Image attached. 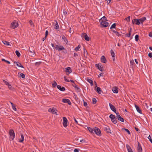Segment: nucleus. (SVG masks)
Returning <instances> with one entry per match:
<instances>
[{
  "label": "nucleus",
  "instance_id": "1",
  "mask_svg": "<svg viewBox=\"0 0 152 152\" xmlns=\"http://www.w3.org/2000/svg\"><path fill=\"white\" fill-rule=\"evenodd\" d=\"M9 134L10 135V139L12 140H13L15 137V134L13 129H10Z\"/></svg>",
  "mask_w": 152,
  "mask_h": 152
},
{
  "label": "nucleus",
  "instance_id": "2",
  "mask_svg": "<svg viewBox=\"0 0 152 152\" xmlns=\"http://www.w3.org/2000/svg\"><path fill=\"white\" fill-rule=\"evenodd\" d=\"M48 112L52 113L53 114H56L58 115V114L57 113V110L54 107H52L49 108L48 109Z\"/></svg>",
  "mask_w": 152,
  "mask_h": 152
},
{
  "label": "nucleus",
  "instance_id": "3",
  "mask_svg": "<svg viewBox=\"0 0 152 152\" xmlns=\"http://www.w3.org/2000/svg\"><path fill=\"white\" fill-rule=\"evenodd\" d=\"M94 132L98 135L100 136L101 135V132L100 129L97 127H96L94 128Z\"/></svg>",
  "mask_w": 152,
  "mask_h": 152
},
{
  "label": "nucleus",
  "instance_id": "4",
  "mask_svg": "<svg viewBox=\"0 0 152 152\" xmlns=\"http://www.w3.org/2000/svg\"><path fill=\"white\" fill-rule=\"evenodd\" d=\"M63 125L64 127H66L67 126L68 120L66 117H63Z\"/></svg>",
  "mask_w": 152,
  "mask_h": 152
},
{
  "label": "nucleus",
  "instance_id": "5",
  "mask_svg": "<svg viewBox=\"0 0 152 152\" xmlns=\"http://www.w3.org/2000/svg\"><path fill=\"white\" fill-rule=\"evenodd\" d=\"M99 22L101 23V25L102 27H106L108 26L109 23L107 21Z\"/></svg>",
  "mask_w": 152,
  "mask_h": 152
},
{
  "label": "nucleus",
  "instance_id": "6",
  "mask_svg": "<svg viewBox=\"0 0 152 152\" xmlns=\"http://www.w3.org/2000/svg\"><path fill=\"white\" fill-rule=\"evenodd\" d=\"M116 119H118V120L121 122H124V119L121 117L119 115V114L118 113H116Z\"/></svg>",
  "mask_w": 152,
  "mask_h": 152
},
{
  "label": "nucleus",
  "instance_id": "7",
  "mask_svg": "<svg viewBox=\"0 0 152 152\" xmlns=\"http://www.w3.org/2000/svg\"><path fill=\"white\" fill-rule=\"evenodd\" d=\"M95 66L100 71H103V67L101 64H96Z\"/></svg>",
  "mask_w": 152,
  "mask_h": 152
},
{
  "label": "nucleus",
  "instance_id": "8",
  "mask_svg": "<svg viewBox=\"0 0 152 152\" xmlns=\"http://www.w3.org/2000/svg\"><path fill=\"white\" fill-rule=\"evenodd\" d=\"M55 49L56 50H58L59 51L65 50V48L62 46H58V45H56L55 47Z\"/></svg>",
  "mask_w": 152,
  "mask_h": 152
},
{
  "label": "nucleus",
  "instance_id": "9",
  "mask_svg": "<svg viewBox=\"0 0 152 152\" xmlns=\"http://www.w3.org/2000/svg\"><path fill=\"white\" fill-rule=\"evenodd\" d=\"M18 24L16 22H13L11 24V28L15 29L18 26Z\"/></svg>",
  "mask_w": 152,
  "mask_h": 152
},
{
  "label": "nucleus",
  "instance_id": "10",
  "mask_svg": "<svg viewBox=\"0 0 152 152\" xmlns=\"http://www.w3.org/2000/svg\"><path fill=\"white\" fill-rule=\"evenodd\" d=\"M82 37L83 38H84L86 40L88 41H89V37L86 33H83L82 34Z\"/></svg>",
  "mask_w": 152,
  "mask_h": 152
},
{
  "label": "nucleus",
  "instance_id": "11",
  "mask_svg": "<svg viewBox=\"0 0 152 152\" xmlns=\"http://www.w3.org/2000/svg\"><path fill=\"white\" fill-rule=\"evenodd\" d=\"M110 107L111 109L113 112H114L115 113H117L116 112V110L115 109V108L114 106L112 104H111V103H109V104Z\"/></svg>",
  "mask_w": 152,
  "mask_h": 152
},
{
  "label": "nucleus",
  "instance_id": "12",
  "mask_svg": "<svg viewBox=\"0 0 152 152\" xmlns=\"http://www.w3.org/2000/svg\"><path fill=\"white\" fill-rule=\"evenodd\" d=\"M104 131H106L108 133H111V131L108 126H105L104 127Z\"/></svg>",
  "mask_w": 152,
  "mask_h": 152
},
{
  "label": "nucleus",
  "instance_id": "13",
  "mask_svg": "<svg viewBox=\"0 0 152 152\" xmlns=\"http://www.w3.org/2000/svg\"><path fill=\"white\" fill-rule=\"evenodd\" d=\"M132 23L133 24L135 23L136 25H139L140 24V23L139 22V19H134L132 20Z\"/></svg>",
  "mask_w": 152,
  "mask_h": 152
},
{
  "label": "nucleus",
  "instance_id": "14",
  "mask_svg": "<svg viewBox=\"0 0 152 152\" xmlns=\"http://www.w3.org/2000/svg\"><path fill=\"white\" fill-rule=\"evenodd\" d=\"M138 146L137 148V149L138 152H142V148L139 142H138Z\"/></svg>",
  "mask_w": 152,
  "mask_h": 152
},
{
  "label": "nucleus",
  "instance_id": "15",
  "mask_svg": "<svg viewBox=\"0 0 152 152\" xmlns=\"http://www.w3.org/2000/svg\"><path fill=\"white\" fill-rule=\"evenodd\" d=\"M62 102L65 103H67L69 105H71V103L70 101L68 99H63Z\"/></svg>",
  "mask_w": 152,
  "mask_h": 152
},
{
  "label": "nucleus",
  "instance_id": "16",
  "mask_svg": "<svg viewBox=\"0 0 152 152\" xmlns=\"http://www.w3.org/2000/svg\"><path fill=\"white\" fill-rule=\"evenodd\" d=\"M101 61L103 63H106L107 62L106 59L105 57L104 56H102L101 58Z\"/></svg>",
  "mask_w": 152,
  "mask_h": 152
},
{
  "label": "nucleus",
  "instance_id": "17",
  "mask_svg": "<svg viewBox=\"0 0 152 152\" xmlns=\"http://www.w3.org/2000/svg\"><path fill=\"white\" fill-rule=\"evenodd\" d=\"M139 22L140 23V24L141 23L142 24H143V22L146 20V18L145 17H142L139 19Z\"/></svg>",
  "mask_w": 152,
  "mask_h": 152
},
{
  "label": "nucleus",
  "instance_id": "18",
  "mask_svg": "<svg viewBox=\"0 0 152 152\" xmlns=\"http://www.w3.org/2000/svg\"><path fill=\"white\" fill-rule=\"evenodd\" d=\"M57 87V88L61 91H64L65 90V88L64 87H61L60 85H58Z\"/></svg>",
  "mask_w": 152,
  "mask_h": 152
},
{
  "label": "nucleus",
  "instance_id": "19",
  "mask_svg": "<svg viewBox=\"0 0 152 152\" xmlns=\"http://www.w3.org/2000/svg\"><path fill=\"white\" fill-rule=\"evenodd\" d=\"M65 71L66 72H68L69 74H70L72 72V70L71 68L69 67H68L65 69Z\"/></svg>",
  "mask_w": 152,
  "mask_h": 152
},
{
  "label": "nucleus",
  "instance_id": "20",
  "mask_svg": "<svg viewBox=\"0 0 152 152\" xmlns=\"http://www.w3.org/2000/svg\"><path fill=\"white\" fill-rule=\"evenodd\" d=\"M135 106L136 109L137 111L140 113H142V110L140 107L136 104H135Z\"/></svg>",
  "mask_w": 152,
  "mask_h": 152
},
{
  "label": "nucleus",
  "instance_id": "21",
  "mask_svg": "<svg viewBox=\"0 0 152 152\" xmlns=\"http://www.w3.org/2000/svg\"><path fill=\"white\" fill-rule=\"evenodd\" d=\"M113 92L115 93H117L118 92V88L116 87H113L112 89Z\"/></svg>",
  "mask_w": 152,
  "mask_h": 152
},
{
  "label": "nucleus",
  "instance_id": "22",
  "mask_svg": "<svg viewBox=\"0 0 152 152\" xmlns=\"http://www.w3.org/2000/svg\"><path fill=\"white\" fill-rule=\"evenodd\" d=\"M61 37L62 39L64 40V42L66 43V44H67L68 43V40L66 38L64 35H62Z\"/></svg>",
  "mask_w": 152,
  "mask_h": 152
},
{
  "label": "nucleus",
  "instance_id": "23",
  "mask_svg": "<svg viewBox=\"0 0 152 152\" xmlns=\"http://www.w3.org/2000/svg\"><path fill=\"white\" fill-rule=\"evenodd\" d=\"M111 54L113 58V61H114L115 60V53L113 50H110Z\"/></svg>",
  "mask_w": 152,
  "mask_h": 152
},
{
  "label": "nucleus",
  "instance_id": "24",
  "mask_svg": "<svg viewBox=\"0 0 152 152\" xmlns=\"http://www.w3.org/2000/svg\"><path fill=\"white\" fill-rule=\"evenodd\" d=\"M20 136L21 137V139L20 138L19 139V142H22L24 140V137L23 135L22 134H20Z\"/></svg>",
  "mask_w": 152,
  "mask_h": 152
},
{
  "label": "nucleus",
  "instance_id": "25",
  "mask_svg": "<svg viewBox=\"0 0 152 152\" xmlns=\"http://www.w3.org/2000/svg\"><path fill=\"white\" fill-rule=\"evenodd\" d=\"M132 28H130V29L129 31V33H127L126 34V36L127 37H129L130 36V35L131 34V33L132 31Z\"/></svg>",
  "mask_w": 152,
  "mask_h": 152
},
{
  "label": "nucleus",
  "instance_id": "26",
  "mask_svg": "<svg viewBox=\"0 0 152 152\" xmlns=\"http://www.w3.org/2000/svg\"><path fill=\"white\" fill-rule=\"evenodd\" d=\"M126 147L128 152H133L131 148L128 145H126Z\"/></svg>",
  "mask_w": 152,
  "mask_h": 152
},
{
  "label": "nucleus",
  "instance_id": "27",
  "mask_svg": "<svg viewBox=\"0 0 152 152\" xmlns=\"http://www.w3.org/2000/svg\"><path fill=\"white\" fill-rule=\"evenodd\" d=\"M87 81H88L91 84V86H92L93 85V82L92 80L91 79L88 78L87 80Z\"/></svg>",
  "mask_w": 152,
  "mask_h": 152
},
{
  "label": "nucleus",
  "instance_id": "28",
  "mask_svg": "<svg viewBox=\"0 0 152 152\" xmlns=\"http://www.w3.org/2000/svg\"><path fill=\"white\" fill-rule=\"evenodd\" d=\"M72 85L75 88L76 90H77L78 91H79V90L80 89L77 86V85L76 84L74 83V84H72Z\"/></svg>",
  "mask_w": 152,
  "mask_h": 152
},
{
  "label": "nucleus",
  "instance_id": "29",
  "mask_svg": "<svg viewBox=\"0 0 152 152\" xmlns=\"http://www.w3.org/2000/svg\"><path fill=\"white\" fill-rule=\"evenodd\" d=\"M56 23L55 25L54 28L56 29H59V25H58V22H57V20H56Z\"/></svg>",
  "mask_w": 152,
  "mask_h": 152
},
{
  "label": "nucleus",
  "instance_id": "30",
  "mask_svg": "<svg viewBox=\"0 0 152 152\" xmlns=\"http://www.w3.org/2000/svg\"><path fill=\"white\" fill-rule=\"evenodd\" d=\"M87 129L91 133H94V129H92L89 127H88Z\"/></svg>",
  "mask_w": 152,
  "mask_h": 152
},
{
  "label": "nucleus",
  "instance_id": "31",
  "mask_svg": "<svg viewBox=\"0 0 152 152\" xmlns=\"http://www.w3.org/2000/svg\"><path fill=\"white\" fill-rule=\"evenodd\" d=\"M96 91L99 94H101L102 91L100 87H97L96 88Z\"/></svg>",
  "mask_w": 152,
  "mask_h": 152
},
{
  "label": "nucleus",
  "instance_id": "32",
  "mask_svg": "<svg viewBox=\"0 0 152 152\" xmlns=\"http://www.w3.org/2000/svg\"><path fill=\"white\" fill-rule=\"evenodd\" d=\"M107 19L106 18L105 16L103 17L101 19L99 20V21H107Z\"/></svg>",
  "mask_w": 152,
  "mask_h": 152
},
{
  "label": "nucleus",
  "instance_id": "33",
  "mask_svg": "<svg viewBox=\"0 0 152 152\" xmlns=\"http://www.w3.org/2000/svg\"><path fill=\"white\" fill-rule=\"evenodd\" d=\"M122 130H124L126 132L129 134H131L130 132L127 129L122 128Z\"/></svg>",
  "mask_w": 152,
  "mask_h": 152
},
{
  "label": "nucleus",
  "instance_id": "34",
  "mask_svg": "<svg viewBox=\"0 0 152 152\" xmlns=\"http://www.w3.org/2000/svg\"><path fill=\"white\" fill-rule=\"evenodd\" d=\"M109 117L112 119H116V117H115V116L113 114H110L109 116Z\"/></svg>",
  "mask_w": 152,
  "mask_h": 152
},
{
  "label": "nucleus",
  "instance_id": "35",
  "mask_svg": "<svg viewBox=\"0 0 152 152\" xmlns=\"http://www.w3.org/2000/svg\"><path fill=\"white\" fill-rule=\"evenodd\" d=\"M18 74V75H20V77H21L22 78H25V76L24 74L20 72Z\"/></svg>",
  "mask_w": 152,
  "mask_h": 152
},
{
  "label": "nucleus",
  "instance_id": "36",
  "mask_svg": "<svg viewBox=\"0 0 152 152\" xmlns=\"http://www.w3.org/2000/svg\"><path fill=\"white\" fill-rule=\"evenodd\" d=\"M16 65L17 66H18V67H20L21 68H24V67L19 62H18L17 64H16Z\"/></svg>",
  "mask_w": 152,
  "mask_h": 152
},
{
  "label": "nucleus",
  "instance_id": "37",
  "mask_svg": "<svg viewBox=\"0 0 152 152\" xmlns=\"http://www.w3.org/2000/svg\"><path fill=\"white\" fill-rule=\"evenodd\" d=\"M130 16H129L127 18H125L124 19V20L128 22H129L130 21Z\"/></svg>",
  "mask_w": 152,
  "mask_h": 152
},
{
  "label": "nucleus",
  "instance_id": "38",
  "mask_svg": "<svg viewBox=\"0 0 152 152\" xmlns=\"http://www.w3.org/2000/svg\"><path fill=\"white\" fill-rule=\"evenodd\" d=\"M116 119H112L111 120L113 123L114 124H116L117 123V121L116 120Z\"/></svg>",
  "mask_w": 152,
  "mask_h": 152
},
{
  "label": "nucleus",
  "instance_id": "39",
  "mask_svg": "<svg viewBox=\"0 0 152 152\" xmlns=\"http://www.w3.org/2000/svg\"><path fill=\"white\" fill-rule=\"evenodd\" d=\"M52 86L53 87H55L56 86H57V83L55 81H53V83H52Z\"/></svg>",
  "mask_w": 152,
  "mask_h": 152
},
{
  "label": "nucleus",
  "instance_id": "40",
  "mask_svg": "<svg viewBox=\"0 0 152 152\" xmlns=\"http://www.w3.org/2000/svg\"><path fill=\"white\" fill-rule=\"evenodd\" d=\"M15 52L18 57H19L20 56V54L18 51V50H16V51Z\"/></svg>",
  "mask_w": 152,
  "mask_h": 152
},
{
  "label": "nucleus",
  "instance_id": "41",
  "mask_svg": "<svg viewBox=\"0 0 152 152\" xmlns=\"http://www.w3.org/2000/svg\"><path fill=\"white\" fill-rule=\"evenodd\" d=\"M139 36L138 35H136L135 36V39L136 41L137 42H138L139 40Z\"/></svg>",
  "mask_w": 152,
  "mask_h": 152
},
{
  "label": "nucleus",
  "instance_id": "42",
  "mask_svg": "<svg viewBox=\"0 0 152 152\" xmlns=\"http://www.w3.org/2000/svg\"><path fill=\"white\" fill-rule=\"evenodd\" d=\"M3 43L7 45H9L10 44L9 42L6 41H4L3 42Z\"/></svg>",
  "mask_w": 152,
  "mask_h": 152
},
{
  "label": "nucleus",
  "instance_id": "43",
  "mask_svg": "<svg viewBox=\"0 0 152 152\" xmlns=\"http://www.w3.org/2000/svg\"><path fill=\"white\" fill-rule=\"evenodd\" d=\"M116 26V24L115 23H113L111 26L110 29L115 28Z\"/></svg>",
  "mask_w": 152,
  "mask_h": 152
},
{
  "label": "nucleus",
  "instance_id": "44",
  "mask_svg": "<svg viewBox=\"0 0 152 152\" xmlns=\"http://www.w3.org/2000/svg\"><path fill=\"white\" fill-rule=\"evenodd\" d=\"M96 100L95 98H93L92 99V103L93 104H94L96 103Z\"/></svg>",
  "mask_w": 152,
  "mask_h": 152
},
{
  "label": "nucleus",
  "instance_id": "45",
  "mask_svg": "<svg viewBox=\"0 0 152 152\" xmlns=\"http://www.w3.org/2000/svg\"><path fill=\"white\" fill-rule=\"evenodd\" d=\"M8 87L9 89L10 90H13L14 89V88L12 87L10 84L8 86Z\"/></svg>",
  "mask_w": 152,
  "mask_h": 152
},
{
  "label": "nucleus",
  "instance_id": "46",
  "mask_svg": "<svg viewBox=\"0 0 152 152\" xmlns=\"http://www.w3.org/2000/svg\"><path fill=\"white\" fill-rule=\"evenodd\" d=\"M1 60L2 61H4L8 64H10V62L9 61H8L7 60H6L4 59H2Z\"/></svg>",
  "mask_w": 152,
  "mask_h": 152
},
{
  "label": "nucleus",
  "instance_id": "47",
  "mask_svg": "<svg viewBox=\"0 0 152 152\" xmlns=\"http://www.w3.org/2000/svg\"><path fill=\"white\" fill-rule=\"evenodd\" d=\"M80 48V46L79 45L77 47H76L75 49V50L76 51H78Z\"/></svg>",
  "mask_w": 152,
  "mask_h": 152
},
{
  "label": "nucleus",
  "instance_id": "48",
  "mask_svg": "<svg viewBox=\"0 0 152 152\" xmlns=\"http://www.w3.org/2000/svg\"><path fill=\"white\" fill-rule=\"evenodd\" d=\"M130 63L132 66H133L134 64V62L133 60H130Z\"/></svg>",
  "mask_w": 152,
  "mask_h": 152
},
{
  "label": "nucleus",
  "instance_id": "49",
  "mask_svg": "<svg viewBox=\"0 0 152 152\" xmlns=\"http://www.w3.org/2000/svg\"><path fill=\"white\" fill-rule=\"evenodd\" d=\"M42 63L41 62H36L35 63V65L36 66L39 65L41 64Z\"/></svg>",
  "mask_w": 152,
  "mask_h": 152
},
{
  "label": "nucleus",
  "instance_id": "50",
  "mask_svg": "<svg viewBox=\"0 0 152 152\" xmlns=\"http://www.w3.org/2000/svg\"><path fill=\"white\" fill-rule=\"evenodd\" d=\"M148 139L151 142L152 144V139H151V137L150 136V135H149L148 137Z\"/></svg>",
  "mask_w": 152,
  "mask_h": 152
},
{
  "label": "nucleus",
  "instance_id": "51",
  "mask_svg": "<svg viewBox=\"0 0 152 152\" xmlns=\"http://www.w3.org/2000/svg\"><path fill=\"white\" fill-rule=\"evenodd\" d=\"M28 51L31 53H34V50H33V49H30L29 48L28 49Z\"/></svg>",
  "mask_w": 152,
  "mask_h": 152
},
{
  "label": "nucleus",
  "instance_id": "52",
  "mask_svg": "<svg viewBox=\"0 0 152 152\" xmlns=\"http://www.w3.org/2000/svg\"><path fill=\"white\" fill-rule=\"evenodd\" d=\"M64 80H65V81H66V82H69V80L68 79H67V78H66V77L64 76Z\"/></svg>",
  "mask_w": 152,
  "mask_h": 152
},
{
  "label": "nucleus",
  "instance_id": "53",
  "mask_svg": "<svg viewBox=\"0 0 152 152\" xmlns=\"http://www.w3.org/2000/svg\"><path fill=\"white\" fill-rule=\"evenodd\" d=\"M12 108L15 111H16L17 109H16V108L15 107V105H14L13 106L12 105Z\"/></svg>",
  "mask_w": 152,
  "mask_h": 152
},
{
  "label": "nucleus",
  "instance_id": "54",
  "mask_svg": "<svg viewBox=\"0 0 152 152\" xmlns=\"http://www.w3.org/2000/svg\"><path fill=\"white\" fill-rule=\"evenodd\" d=\"M4 82L5 83L6 85L8 86L10 84L8 82H7L5 80H3Z\"/></svg>",
  "mask_w": 152,
  "mask_h": 152
},
{
  "label": "nucleus",
  "instance_id": "55",
  "mask_svg": "<svg viewBox=\"0 0 152 152\" xmlns=\"http://www.w3.org/2000/svg\"><path fill=\"white\" fill-rule=\"evenodd\" d=\"M83 105L84 106L86 107L87 106V103L86 102L84 101Z\"/></svg>",
  "mask_w": 152,
  "mask_h": 152
},
{
  "label": "nucleus",
  "instance_id": "56",
  "mask_svg": "<svg viewBox=\"0 0 152 152\" xmlns=\"http://www.w3.org/2000/svg\"><path fill=\"white\" fill-rule=\"evenodd\" d=\"M148 56L150 58H152V53H148Z\"/></svg>",
  "mask_w": 152,
  "mask_h": 152
},
{
  "label": "nucleus",
  "instance_id": "57",
  "mask_svg": "<svg viewBox=\"0 0 152 152\" xmlns=\"http://www.w3.org/2000/svg\"><path fill=\"white\" fill-rule=\"evenodd\" d=\"M79 149H75L74 150V152H79Z\"/></svg>",
  "mask_w": 152,
  "mask_h": 152
},
{
  "label": "nucleus",
  "instance_id": "58",
  "mask_svg": "<svg viewBox=\"0 0 152 152\" xmlns=\"http://www.w3.org/2000/svg\"><path fill=\"white\" fill-rule=\"evenodd\" d=\"M115 34L117 36H118L119 37L121 36V34L118 32H117Z\"/></svg>",
  "mask_w": 152,
  "mask_h": 152
},
{
  "label": "nucleus",
  "instance_id": "59",
  "mask_svg": "<svg viewBox=\"0 0 152 152\" xmlns=\"http://www.w3.org/2000/svg\"><path fill=\"white\" fill-rule=\"evenodd\" d=\"M48 31L46 30L45 31V36L46 37H47V35H48Z\"/></svg>",
  "mask_w": 152,
  "mask_h": 152
},
{
  "label": "nucleus",
  "instance_id": "60",
  "mask_svg": "<svg viewBox=\"0 0 152 152\" xmlns=\"http://www.w3.org/2000/svg\"><path fill=\"white\" fill-rule=\"evenodd\" d=\"M74 120L75 121V122L77 124H78V122L75 118H74Z\"/></svg>",
  "mask_w": 152,
  "mask_h": 152
},
{
  "label": "nucleus",
  "instance_id": "61",
  "mask_svg": "<svg viewBox=\"0 0 152 152\" xmlns=\"http://www.w3.org/2000/svg\"><path fill=\"white\" fill-rule=\"evenodd\" d=\"M78 56V55L77 53H74V57H76V56Z\"/></svg>",
  "mask_w": 152,
  "mask_h": 152
},
{
  "label": "nucleus",
  "instance_id": "62",
  "mask_svg": "<svg viewBox=\"0 0 152 152\" xmlns=\"http://www.w3.org/2000/svg\"><path fill=\"white\" fill-rule=\"evenodd\" d=\"M29 23H30V24L31 25H32L33 24L31 20H30L29 21Z\"/></svg>",
  "mask_w": 152,
  "mask_h": 152
},
{
  "label": "nucleus",
  "instance_id": "63",
  "mask_svg": "<svg viewBox=\"0 0 152 152\" xmlns=\"http://www.w3.org/2000/svg\"><path fill=\"white\" fill-rule=\"evenodd\" d=\"M135 128V130H136L137 131H140V130H139V129L138 128H137V127H135V128Z\"/></svg>",
  "mask_w": 152,
  "mask_h": 152
},
{
  "label": "nucleus",
  "instance_id": "64",
  "mask_svg": "<svg viewBox=\"0 0 152 152\" xmlns=\"http://www.w3.org/2000/svg\"><path fill=\"white\" fill-rule=\"evenodd\" d=\"M149 36L151 37H152V32H151L149 33Z\"/></svg>",
  "mask_w": 152,
  "mask_h": 152
}]
</instances>
